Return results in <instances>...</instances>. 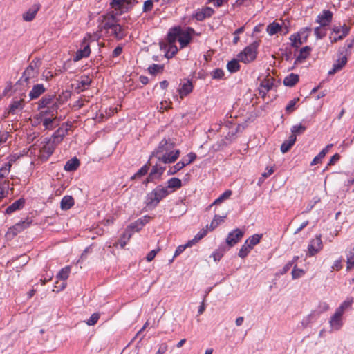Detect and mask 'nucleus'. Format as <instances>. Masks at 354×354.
I'll return each instance as SVG.
<instances>
[{"label":"nucleus","mask_w":354,"mask_h":354,"mask_svg":"<svg viewBox=\"0 0 354 354\" xmlns=\"http://www.w3.org/2000/svg\"><path fill=\"white\" fill-rule=\"evenodd\" d=\"M180 150L174 149V142L170 140H162L151 156H156L160 162L170 164L179 158Z\"/></svg>","instance_id":"1"},{"label":"nucleus","mask_w":354,"mask_h":354,"mask_svg":"<svg viewBox=\"0 0 354 354\" xmlns=\"http://www.w3.org/2000/svg\"><path fill=\"white\" fill-rule=\"evenodd\" d=\"M194 34V29L189 27L185 29L174 28L168 33L167 41L170 42H176L178 41L180 43V48H183L189 44Z\"/></svg>","instance_id":"2"},{"label":"nucleus","mask_w":354,"mask_h":354,"mask_svg":"<svg viewBox=\"0 0 354 354\" xmlns=\"http://www.w3.org/2000/svg\"><path fill=\"white\" fill-rule=\"evenodd\" d=\"M170 194L171 191H168L167 188H165V187L162 185H158L147 194L145 204L147 207L153 208L158 205L161 200Z\"/></svg>","instance_id":"3"},{"label":"nucleus","mask_w":354,"mask_h":354,"mask_svg":"<svg viewBox=\"0 0 354 354\" xmlns=\"http://www.w3.org/2000/svg\"><path fill=\"white\" fill-rule=\"evenodd\" d=\"M41 64L40 59H33L23 73L20 80L26 82L27 84L35 82L37 80Z\"/></svg>","instance_id":"4"},{"label":"nucleus","mask_w":354,"mask_h":354,"mask_svg":"<svg viewBox=\"0 0 354 354\" xmlns=\"http://www.w3.org/2000/svg\"><path fill=\"white\" fill-rule=\"evenodd\" d=\"M259 46V41H255L246 46L244 50L239 54V60L245 64L254 61L257 57Z\"/></svg>","instance_id":"5"},{"label":"nucleus","mask_w":354,"mask_h":354,"mask_svg":"<svg viewBox=\"0 0 354 354\" xmlns=\"http://www.w3.org/2000/svg\"><path fill=\"white\" fill-rule=\"evenodd\" d=\"M350 32V28L344 24L342 26L334 25L331 28V32L329 35V39L331 44H334L337 42L338 41H341L344 39Z\"/></svg>","instance_id":"6"},{"label":"nucleus","mask_w":354,"mask_h":354,"mask_svg":"<svg viewBox=\"0 0 354 354\" xmlns=\"http://www.w3.org/2000/svg\"><path fill=\"white\" fill-rule=\"evenodd\" d=\"M91 34H87L82 39L80 49L76 52L73 61L77 62L80 59L88 57L91 54L90 41H91Z\"/></svg>","instance_id":"7"},{"label":"nucleus","mask_w":354,"mask_h":354,"mask_svg":"<svg viewBox=\"0 0 354 354\" xmlns=\"http://www.w3.org/2000/svg\"><path fill=\"white\" fill-rule=\"evenodd\" d=\"M116 21L111 15H102L99 18L98 29L101 35H104Z\"/></svg>","instance_id":"8"},{"label":"nucleus","mask_w":354,"mask_h":354,"mask_svg":"<svg viewBox=\"0 0 354 354\" xmlns=\"http://www.w3.org/2000/svg\"><path fill=\"white\" fill-rule=\"evenodd\" d=\"M323 248L321 235H317L315 239L310 241L308 245V255L313 257L318 253Z\"/></svg>","instance_id":"9"},{"label":"nucleus","mask_w":354,"mask_h":354,"mask_svg":"<svg viewBox=\"0 0 354 354\" xmlns=\"http://www.w3.org/2000/svg\"><path fill=\"white\" fill-rule=\"evenodd\" d=\"M127 34L125 28L117 23V21L111 26V28L104 34L106 36H112L117 39H122Z\"/></svg>","instance_id":"10"},{"label":"nucleus","mask_w":354,"mask_h":354,"mask_svg":"<svg viewBox=\"0 0 354 354\" xmlns=\"http://www.w3.org/2000/svg\"><path fill=\"white\" fill-rule=\"evenodd\" d=\"M57 145L48 139L39 149V154L38 156L42 160H47L53 154Z\"/></svg>","instance_id":"11"},{"label":"nucleus","mask_w":354,"mask_h":354,"mask_svg":"<svg viewBox=\"0 0 354 354\" xmlns=\"http://www.w3.org/2000/svg\"><path fill=\"white\" fill-rule=\"evenodd\" d=\"M244 232L241 230L236 228L233 231L230 232L226 238L227 245L231 248L235 245L243 237Z\"/></svg>","instance_id":"12"},{"label":"nucleus","mask_w":354,"mask_h":354,"mask_svg":"<svg viewBox=\"0 0 354 354\" xmlns=\"http://www.w3.org/2000/svg\"><path fill=\"white\" fill-rule=\"evenodd\" d=\"M330 331L339 330L344 325L343 315L335 311L329 319Z\"/></svg>","instance_id":"13"},{"label":"nucleus","mask_w":354,"mask_h":354,"mask_svg":"<svg viewBox=\"0 0 354 354\" xmlns=\"http://www.w3.org/2000/svg\"><path fill=\"white\" fill-rule=\"evenodd\" d=\"M333 19V12L328 10H323L317 17L316 22L320 26L324 27L330 24Z\"/></svg>","instance_id":"14"},{"label":"nucleus","mask_w":354,"mask_h":354,"mask_svg":"<svg viewBox=\"0 0 354 354\" xmlns=\"http://www.w3.org/2000/svg\"><path fill=\"white\" fill-rule=\"evenodd\" d=\"M319 317V313L317 310H312L308 315L304 316L301 322V326L306 328L315 323Z\"/></svg>","instance_id":"15"},{"label":"nucleus","mask_w":354,"mask_h":354,"mask_svg":"<svg viewBox=\"0 0 354 354\" xmlns=\"http://www.w3.org/2000/svg\"><path fill=\"white\" fill-rule=\"evenodd\" d=\"M149 220L150 216H145L131 223L127 229H130L133 233L134 232H138L149 222Z\"/></svg>","instance_id":"16"},{"label":"nucleus","mask_w":354,"mask_h":354,"mask_svg":"<svg viewBox=\"0 0 354 354\" xmlns=\"http://www.w3.org/2000/svg\"><path fill=\"white\" fill-rule=\"evenodd\" d=\"M41 122L45 129L47 130H52L58 125L56 114L53 113L49 118L44 117V118L41 119Z\"/></svg>","instance_id":"17"},{"label":"nucleus","mask_w":354,"mask_h":354,"mask_svg":"<svg viewBox=\"0 0 354 354\" xmlns=\"http://www.w3.org/2000/svg\"><path fill=\"white\" fill-rule=\"evenodd\" d=\"M214 10L212 8L206 7L200 10H197L194 14V17L198 21H203L206 17L212 16Z\"/></svg>","instance_id":"18"},{"label":"nucleus","mask_w":354,"mask_h":354,"mask_svg":"<svg viewBox=\"0 0 354 354\" xmlns=\"http://www.w3.org/2000/svg\"><path fill=\"white\" fill-rule=\"evenodd\" d=\"M12 164L10 162L5 163L0 168V185L6 183L8 185V190L9 189V181L5 180V177L10 173Z\"/></svg>","instance_id":"19"},{"label":"nucleus","mask_w":354,"mask_h":354,"mask_svg":"<svg viewBox=\"0 0 354 354\" xmlns=\"http://www.w3.org/2000/svg\"><path fill=\"white\" fill-rule=\"evenodd\" d=\"M46 91V88L41 84L35 85L31 91L29 92V97L30 100L38 98Z\"/></svg>","instance_id":"20"},{"label":"nucleus","mask_w":354,"mask_h":354,"mask_svg":"<svg viewBox=\"0 0 354 354\" xmlns=\"http://www.w3.org/2000/svg\"><path fill=\"white\" fill-rule=\"evenodd\" d=\"M347 63V57L346 56H343L340 58H339L333 64V68L329 71L328 74L333 75L337 71H340L343 68V67Z\"/></svg>","instance_id":"21"},{"label":"nucleus","mask_w":354,"mask_h":354,"mask_svg":"<svg viewBox=\"0 0 354 354\" xmlns=\"http://www.w3.org/2000/svg\"><path fill=\"white\" fill-rule=\"evenodd\" d=\"M39 9V6L38 4L33 5L30 8H29L26 12L23 15V19L26 21H32L36 16L38 10Z\"/></svg>","instance_id":"22"},{"label":"nucleus","mask_w":354,"mask_h":354,"mask_svg":"<svg viewBox=\"0 0 354 354\" xmlns=\"http://www.w3.org/2000/svg\"><path fill=\"white\" fill-rule=\"evenodd\" d=\"M24 100L23 99L13 100L9 106V113L15 114L23 109Z\"/></svg>","instance_id":"23"},{"label":"nucleus","mask_w":354,"mask_h":354,"mask_svg":"<svg viewBox=\"0 0 354 354\" xmlns=\"http://www.w3.org/2000/svg\"><path fill=\"white\" fill-rule=\"evenodd\" d=\"M182 181L178 178H171L167 181V186L165 188H167L168 191H171V193L174 192L176 189H180L182 187Z\"/></svg>","instance_id":"24"},{"label":"nucleus","mask_w":354,"mask_h":354,"mask_svg":"<svg viewBox=\"0 0 354 354\" xmlns=\"http://www.w3.org/2000/svg\"><path fill=\"white\" fill-rule=\"evenodd\" d=\"M193 90V85L189 80L184 82L181 87L178 89L179 95L180 98H183L185 96L189 94Z\"/></svg>","instance_id":"25"},{"label":"nucleus","mask_w":354,"mask_h":354,"mask_svg":"<svg viewBox=\"0 0 354 354\" xmlns=\"http://www.w3.org/2000/svg\"><path fill=\"white\" fill-rule=\"evenodd\" d=\"M24 204H25L24 199L20 198V199L15 201L10 206H8L6 209V213L8 214H12L14 212L24 207Z\"/></svg>","instance_id":"26"},{"label":"nucleus","mask_w":354,"mask_h":354,"mask_svg":"<svg viewBox=\"0 0 354 354\" xmlns=\"http://www.w3.org/2000/svg\"><path fill=\"white\" fill-rule=\"evenodd\" d=\"M66 131V129L59 128L49 140L58 145L65 136Z\"/></svg>","instance_id":"27"},{"label":"nucleus","mask_w":354,"mask_h":354,"mask_svg":"<svg viewBox=\"0 0 354 354\" xmlns=\"http://www.w3.org/2000/svg\"><path fill=\"white\" fill-rule=\"evenodd\" d=\"M273 86V80L271 78H266L260 84L259 86V92L266 95V93L269 91Z\"/></svg>","instance_id":"28"},{"label":"nucleus","mask_w":354,"mask_h":354,"mask_svg":"<svg viewBox=\"0 0 354 354\" xmlns=\"http://www.w3.org/2000/svg\"><path fill=\"white\" fill-rule=\"evenodd\" d=\"M296 136L290 135L287 140H285L281 146V151L283 153L288 152L296 141Z\"/></svg>","instance_id":"29"},{"label":"nucleus","mask_w":354,"mask_h":354,"mask_svg":"<svg viewBox=\"0 0 354 354\" xmlns=\"http://www.w3.org/2000/svg\"><path fill=\"white\" fill-rule=\"evenodd\" d=\"M282 30V26L276 21H273L268 24L266 31L269 35L272 36Z\"/></svg>","instance_id":"30"},{"label":"nucleus","mask_w":354,"mask_h":354,"mask_svg":"<svg viewBox=\"0 0 354 354\" xmlns=\"http://www.w3.org/2000/svg\"><path fill=\"white\" fill-rule=\"evenodd\" d=\"M74 205V199L71 196H65L62 198L60 207L63 210L69 209Z\"/></svg>","instance_id":"31"},{"label":"nucleus","mask_w":354,"mask_h":354,"mask_svg":"<svg viewBox=\"0 0 354 354\" xmlns=\"http://www.w3.org/2000/svg\"><path fill=\"white\" fill-rule=\"evenodd\" d=\"M311 48L309 46H305L300 50L299 54L296 58L295 63L303 62L310 55Z\"/></svg>","instance_id":"32"},{"label":"nucleus","mask_w":354,"mask_h":354,"mask_svg":"<svg viewBox=\"0 0 354 354\" xmlns=\"http://www.w3.org/2000/svg\"><path fill=\"white\" fill-rule=\"evenodd\" d=\"M80 165V161L77 158H73L68 160L64 165V170L67 171H75Z\"/></svg>","instance_id":"33"},{"label":"nucleus","mask_w":354,"mask_h":354,"mask_svg":"<svg viewBox=\"0 0 354 354\" xmlns=\"http://www.w3.org/2000/svg\"><path fill=\"white\" fill-rule=\"evenodd\" d=\"M299 81V75L295 73H291L286 76L283 80V84L287 86H293Z\"/></svg>","instance_id":"34"},{"label":"nucleus","mask_w":354,"mask_h":354,"mask_svg":"<svg viewBox=\"0 0 354 354\" xmlns=\"http://www.w3.org/2000/svg\"><path fill=\"white\" fill-rule=\"evenodd\" d=\"M225 217H226L225 216H218V215H215L214 218H213V220L212 221L210 225H207V228H208V230L209 231H213L221 223L224 222V220H225Z\"/></svg>","instance_id":"35"},{"label":"nucleus","mask_w":354,"mask_h":354,"mask_svg":"<svg viewBox=\"0 0 354 354\" xmlns=\"http://www.w3.org/2000/svg\"><path fill=\"white\" fill-rule=\"evenodd\" d=\"M353 302V299L352 297L347 298L341 304V305L335 310V311L344 315V312L351 306Z\"/></svg>","instance_id":"36"},{"label":"nucleus","mask_w":354,"mask_h":354,"mask_svg":"<svg viewBox=\"0 0 354 354\" xmlns=\"http://www.w3.org/2000/svg\"><path fill=\"white\" fill-rule=\"evenodd\" d=\"M133 234V232L130 229H126L122 236L120 238V239L118 241V244H120V247L123 248L127 242L131 239V236Z\"/></svg>","instance_id":"37"},{"label":"nucleus","mask_w":354,"mask_h":354,"mask_svg":"<svg viewBox=\"0 0 354 354\" xmlns=\"http://www.w3.org/2000/svg\"><path fill=\"white\" fill-rule=\"evenodd\" d=\"M261 238H262V234H254V235L250 236L245 241V243H248L252 248V249H253V248L260 242V240L261 239Z\"/></svg>","instance_id":"38"},{"label":"nucleus","mask_w":354,"mask_h":354,"mask_svg":"<svg viewBox=\"0 0 354 354\" xmlns=\"http://www.w3.org/2000/svg\"><path fill=\"white\" fill-rule=\"evenodd\" d=\"M232 194V192L230 189L225 191L211 205H218L223 203L224 201L228 199Z\"/></svg>","instance_id":"39"},{"label":"nucleus","mask_w":354,"mask_h":354,"mask_svg":"<svg viewBox=\"0 0 354 354\" xmlns=\"http://www.w3.org/2000/svg\"><path fill=\"white\" fill-rule=\"evenodd\" d=\"M196 158V155L195 153L190 152L188 153L186 156L183 157L181 160L180 161V163L184 164V167L192 162H193Z\"/></svg>","instance_id":"40"},{"label":"nucleus","mask_w":354,"mask_h":354,"mask_svg":"<svg viewBox=\"0 0 354 354\" xmlns=\"http://www.w3.org/2000/svg\"><path fill=\"white\" fill-rule=\"evenodd\" d=\"M290 40L291 41L292 46L295 48H299L304 43L299 32L296 35H292L290 37Z\"/></svg>","instance_id":"41"},{"label":"nucleus","mask_w":354,"mask_h":354,"mask_svg":"<svg viewBox=\"0 0 354 354\" xmlns=\"http://www.w3.org/2000/svg\"><path fill=\"white\" fill-rule=\"evenodd\" d=\"M71 268L69 266H66L62 268L57 274V278L63 281H66L70 274Z\"/></svg>","instance_id":"42"},{"label":"nucleus","mask_w":354,"mask_h":354,"mask_svg":"<svg viewBox=\"0 0 354 354\" xmlns=\"http://www.w3.org/2000/svg\"><path fill=\"white\" fill-rule=\"evenodd\" d=\"M29 225V223L22 221L21 223H17L11 229L12 231H13L14 234H17V233L21 232L25 228L28 227Z\"/></svg>","instance_id":"43"},{"label":"nucleus","mask_w":354,"mask_h":354,"mask_svg":"<svg viewBox=\"0 0 354 354\" xmlns=\"http://www.w3.org/2000/svg\"><path fill=\"white\" fill-rule=\"evenodd\" d=\"M176 42H170L168 41V50L166 53L167 57H172L178 52V48L175 45Z\"/></svg>","instance_id":"44"},{"label":"nucleus","mask_w":354,"mask_h":354,"mask_svg":"<svg viewBox=\"0 0 354 354\" xmlns=\"http://www.w3.org/2000/svg\"><path fill=\"white\" fill-rule=\"evenodd\" d=\"M252 250V248L248 243H245L239 250V257L242 259L245 258L248 256Z\"/></svg>","instance_id":"45"},{"label":"nucleus","mask_w":354,"mask_h":354,"mask_svg":"<svg viewBox=\"0 0 354 354\" xmlns=\"http://www.w3.org/2000/svg\"><path fill=\"white\" fill-rule=\"evenodd\" d=\"M53 98V95H46L42 97L38 103L39 108L47 107L52 102Z\"/></svg>","instance_id":"46"},{"label":"nucleus","mask_w":354,"mask_h":354,"mask_svg":"<svg viewBox=\"0 0 354 354\" xmlns=\"http://www.w3.org/2000/svg\"><path fill=\"white\" fill-rule=\"evenodd\" d=\"M306 129V127L303 125L302 124H296L292 127L291 128V135H299L303 133Z\"/></svg>","instance_id":"47"},{"label":"nucleus","mask_w":354,"mask_h":354,"mask_svg":"<svg viewBox=\"0 0 354 354\" xmlns=\"http://www.w3.org/2000/svg\"><path fill=\"white\" fill-rule=\"evenodd\" d=\"M149 167L147 164L142 166L132 177L131 179L139 178L147 174Z\"/></svg>","instance_id":"48"},{"label":"nucleus","mask_w":354,"mask_h":354,"mask_svg":"<svg viewBox=\"0 0 354 354\" xmlns=\"http://www.w3.org/2000/svg\"><path fill=\"white\" fill-rule=\"evenodd\" d=\"M347 270H351L354 267V247L347 254Z\"/></svg>","instance_id":"49"},{"label":"nucleus","mask_w":354,"mask_h":354,"mask_svg":"<svg viewBox=\"0 0 354 354\" xmlns=\"http://www.w3.org/2000/svg\"><path fill=\"white\" fill-rule=\"evenodd\" d=\"M227 70L231 73H234L239 71V64L237 60L233 59L230 62H229L227 64Z\"/></svg>","instance_id":"50"},{"label":"nucleus","mask_w":354,"mask_h":354,"mask_svg":"<svg viewBox=\"0 0 354 354\" xmlns=\"http://www.w3.org/2000/svg\"><path fill=\"white\" fill-rule=\"evenodd\" d=\"M184 167V164L180 163V161L177 162L175 165L171 167L169 170L167 171L168 175H174L178 171L181 170Z\"/></svg>","instance_id":"51"},{"label":"nucleus","mask_w":354,"mask_h":354,"mask_svg":"<svg viewBox=\"0 0 354 354\" xmlns=\"http://www.w3.org/2000/svg\"><path fill=\"white\" fill-rule=\"evenodd\" d=\"M125 0H112L111 5L113 8L116 11V14L121 10Z\"/></svg>","instance_id":"52"},{"label":"nucleus","mask_w":354,"mask_h":354,"mask_svg":"<svg viewBox=\"0 0 354 354\" xmlns=\"http://www.w3.org/2000/svg\"><path fill=\"white\" fill-rule=\"evenodd\" d=\"M165 170V168L159 165L158 164H156L154 166H153L152 169L150 172L151 176H155L156 174L158 175V176H161Z\"/></svg>","instance_id":"53"},{"label":"nucleus","mask_w":354,"mask_h":354,"mask_svg":"<svg viewBox=\"0 0 354 354\" xmlns=\"http://www.w3.org/2000/svg\"><path fill=\"white\" fill-rule=\"evenodd\" d=\"M91 80L88 77H82L81 80L79 82V88L83 91L86 88V87L88 86Z\"/></svg>","instance_id":"54"},{"label":"nucleus","mask_w":354,"mask_h":354,"mask_svg":"<svg viewBox=\"0 0 354 354\" xmlns=\"http://www.w3.org/2000/svg\"><path fill=\"white\" fill-rule=\"evenodd\" d=\"M314 33L317 39H320L326 36V30L324 28H322V26L317 27L314 30Z\"/></svg>","instance_id":"55"},{"label":"nucleus","mask_w":354,"mask_h":354,"mask_svg":"<svg viewBox=\"0 0 354 354\" xmlns=\"http://www.w3.org/2000/svg\"><path fill=\"white\" fill-rule=\"evenodd\" d=\"M305 274V272L302 269L297 268V266H295L294 268L292 271V277L293 279H296L301 277Z\"/></svg>","instance_id":"56"},{"label":"nucleus","mask_w":354,"mask_h":354,"mask_svg":"<svg viewBox=\"0 0 354 354\" xmlns=\"http://www.w3.org/2000/svg\"><path fill=\"white\" fill-rule=\"evenodd\" d=\"M100 318V314L99 313H93L91 315V316L89 317V319L86 321V323L88 326H93L95 325Z\"/></svg>","instance_id":"57"},{"label":"nucleus","mask_w":354,"mask_h":354,"mask_svg":"<svg viewBox=\"0 0 354 354\" xmlns=\"http://www.w3.org/2000/svg\"><path fill=\"white\" fill-rule=\"evenodd\" d=\"M299 101V98H295L290 100L287 106H286V111L288 113H291L295 109V105L297 102Z\"/></svg>","instance_id":"58"},{"label":"nucleus","mask_w":354,"mask_h":354,"mask_svg":"<svg viewBox=\"0 0 354 354\" xmlns=\"http://www.w3.org/2000/svg\"><path fill=\"white\" fill-rule=\"evenodd\" d=\"M330 306L326 302H320L317 306V308L315 310H317L319 313V315L329 310Z\"/></svg>","instance_id":"59"},{"label":"nucleus","mask_w":354,"mask_h":354,"mask_svg":"<svg viewBox=\"0 0 354 354\" xmlns=\"http://www.w3.org/2000/svg\"><path fill=\"white\" fill-rule=\"evenodd\" d=\"M310 32V28H304L299 32V34L300 35V37H301V39L304 41V42L306 41Z\"/></svg>","instance_id":"60"},{"label":"nucleus","mask_w":354,"mask_h":354,"mask_svg":"<svg viewBox=\"0 0 354 354\" xmlns=\"http://www.w3.org/2000/svg\"><path fill=\"white\" fill-rule=\"evenodd\" d=\"M212 76L213 79H221L224 76V72L222 69L216 68L212 73Z\"/></svg>","instance_id":"61"},{"label":"nucleus","mask_w":354,"mask_h":354,"mask_svg":"<svg viewBox=\"0 0 354 354\" xmlns=\"http://www.w3.org/2000/svg\"><path fill=\"white\" fill-rule=\"evenodd\" d=\"M224 252H225L224 250H223L221 249H218V250H216V251H214L212 253V256L213 257L214 260L215 261H218L223 257Z\"/></svg>","instance_id":"62"},{"label":"nucleus","mask_w":354,"mask_h":354,"mask_svg":"<svg viewBox=\"0 0 354 354\" xmlns=\"http://www.w3.org/2000/svg\"><path fill=\"white\" fill-rule=\"evenodd\" d=\"M297 259H298V257H295L292 261H289L288 263H286L284 266V267L283 268V269L281 272V274H283L286 273L290 269V268L292 266L295 261H296Z\"/></svg>","instance_id":"63"},{"label":"nucleus","mask_w":354,"mask_h":354,"mask_svg":"<svg viewBox=\"0 0 354 354\" xmlns=\"http://www.w3.org/2000/svg\"><path fill=\"white\" fill-rule=\"evenodd\" d=\"M207 229L208 228H203L201 229L194 236L195 240H197L199 241L201 239H202L203 237H205L207 234Z\"/></svg>","instance_id":"64"}]
</instances>
